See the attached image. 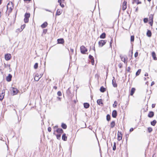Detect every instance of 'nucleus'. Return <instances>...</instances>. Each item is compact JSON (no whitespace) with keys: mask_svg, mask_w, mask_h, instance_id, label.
<instances>
[{"mask_svg":"<svg viewBox=\"0 0 157 157\" xmlns=\"http://www.w3.org/2000/svg\"><path fill=\"white\" fill-rule=\"evenodd\" d=\"M13 8V6L12 3L10 2L8 3L7 6V12L9 14L12 11Z\"/></svg>","mask_w":157,"mask_h":157,"instance_id":"1","label":"nucleus"},{"mask_svg":"<svg viewBox=\"0 0 157 157\" xmlns=\"http://www.w3.org/2000/svg\"><path fill=\"white\" fill-rule=\"evenodd\" d=\"M42 75L43 74L39 75L38 73L36 74L34 78V80L36 81H38L42 77Z\"/></svg>","mask_w":157,"mask_h":157,"instance_id":"2","label":"nucleus"},{"mask_svg":"<svg viewBox=\"0 0 157 157\" xmlns=\"http://www.w3.org/2000/svg\"><path fill=\"white\" fill-rule=\"evenodd\" d=\"M80 49L81 53L83 54H85L87 51L86 47L83 45L80 47Z\"/></svg>","mask_w":157,"mask_h":157,"instance_id":"3","label":"nucleus"},{"mask_svg":"<svg viewBox=\"0 0 157 157\" xmlns=\"http://www.w3.org/2000/svg\"><path fill=\"white\" fill-rule=\"evenodd\" d=\"M120 57L121 60L124 62L126 64L127 63V60L128 59V58L126 56H123L121 55L120 56Z\"/></svg>","mask_w":157,"mask_h":157,"instance_id":"4","label":"nucleus"},{"mask_svg":"<svg viewBox=\"0 0 157 157\" xmlns=\"http://www.w3.org/2000/svg\"><path fill=\"white\" fill-rule=\"evenodd\" d=\"M149 24L152 26L153 23V15L152 14L150 15L149 17Z\"/></svg>","mask_w":157,"mask_h":157,"instance_id":"5","label":"nucleus"},{"mask_svg":"<svg viewBox=\"0 0 157 157\" xmlns=\"http://www.w3.org/2000/svg\"><path fill=\"white\" fill-rule=\"evenodd\" d=\"M106 40H101L99 41L98 42L99 46L102 47L104 45L106 42Z\"/></svg>","mask_w":157,"mask_h":157,"instance_id":"6","label":"nucleus"},{"mask_svg":"<svg viewBox=\"0 0 157 157\" xmlns=\"http://www.w3.org/2000/svg\"><path fill=\"white\" fill-rule=\"evenodd\" d=\"M127 2L125 1H124L122 4V9L123 10H124L127 8Z\"/></svg>","mask_w":157,"mask_h":157,"instance_id":"7","label":"nucleus"},{"mask_svg":"<svg viewBox=\"0 0 157 157\" xmlns=\"http://www.w3.org/2000/svg\"><path fill=\"white\" fill-rule=\"evenodd\" d=\"M12 94L14 95L18 93V90L17 89L13 87L12 90Z\"/></svg>","mask_w":157,"mask_h":157,"instance_id":"8","label":"nucleus"},{"mask_svg":"<svg viewBox=\"0 0 157 157\" xmlns=\"http://www.w3.org/2000/svg\"><path fill=\"white\" fill-rule=\"evenodd\" d=\"M11 55L10 54H6L5 56V58L6 60H9L11 58Z\"/></svg>","mask_w":157,"mask_h":157,"instance_id":"9","label":"nucleus"},{"mask_svg":"<svg viewBox=\"0 0 157 157\" xmlns=\"http://www.w3.org/2000/svg\"><path fill=\"white\" fill-rule=\"evenodd\" d=\"M117 140L119 141L120 140H121L122 139V135L121 132H120L118 131L117 134Z\"/></svg>","mask_w":157,"mask_h":157,"instance_id":"10","label":"nucleus"},{"mask_svg":"<svg viewBox=\"0 0 157 157\" xmlns=\"http://www.w3.org/2000/svg\"><path fill=\"white\" fill-rule=\"evenodd\" d=\"M113 79L112 80V84L113 86L114 87H116L117 86V84L116 82V80L114 77H113Z\"/></svg>","mask_w":157,"mask_h":157,"instance_id":"11","label":"nucleus"},{"mask_svg":"<svg viewBox=\"0 0 157 157\" xmlns=\"http://www.w3.org/2000/svg\"><path fill=\"white\" fill-rule=\"evenodd\" d=\"M56 131L57 133L61 134L63 132V130L61 128H57V129L56 130Z\"/></svg>","mask_w":157,"mask_h":157,"instance_id":"12","label":"nucleus"},{"mask_svg":"<svg viewBox=\"0 0 157 157\" xmlns=\"http://www.w3.org/2000/svg\"><path fill=\"white\" fill-rule=\"evenodd\" d=\"M117 115V112L115 110L113 111L112 113V116L113 118H116Z\"/></svg>","mask_w":157,"mask_h":157,"instance_id":"13","label":"nucleus"},{"mask_svg":"<svg viewBox=\"0 0 157 157\" xmlns=\"http://www.w3.org/2000/svg\"><path fill=\"white\" fill-rule=\"evenodd\" d=\"M12 77V75L10 74H9L8 76L6 77V81L8 82H10L11 80Z\"/></svg>","mask_w":157,"mask_h":157,"instance_id":"14","label":"nucleus"},{"mask_svg":"<svg viewBox=\"0 0 157 157\" xmlns=\"http://www.w3.org/2000/svg\"><path fill=\"white\" fill-rule=\"evenodd\" d=\"M5 95V91H2L1 94H0V100H2L4 97Z\"/></svg>","mask_w":157,"mask_h":157,"instance_id":"15","label":"nucleus"},{"mask_svg":"<svg viewBox=\"0 0 157 157\" xmlns=\"http://www.w3.org/2000/svg\"><path fill=\"white\" fill-rule=\"evenodd\" d=\"M57 41L59 44H63L64 42V40L63 39H59L57 40Z\"/></svg>","mask_w":157,"mask_h":157,"instance_id":"16","label":"nucleus"},{"mask_svg":"<svg viewBox=\"0 0 157 157\" xmlns=\"http://www.w3.org/2000/svg\"><path fill=\"white\" fill-rule=\"evenodd\" d=\"M67 137L66 136V135L65 133H64L63 134L62 136V139L64 141H66L67 140Z\"/></svg>","mask_w":157,"mask_h":157,"instance_id":"17","label":"nucleus"},{"mask_svg":"<svg viewBox=\"0 0 157 157\" xmlns=\"http://www.w3.org/2000/svg\"><path fill=\"white\" fill-rule=\"evenodd\" d=\"M154 115V113L153 112H150L148 115V117L151 118L153 117Z\"/></svg>","mask_w":157,"mask_h":157,"instance_id":"18","label":"nucleus"},{"mask_svg":"<svg viewBox=\"0 0 157 157\" xmlns=\"http://www.w3.org/2000/svg\"><path fill=\"white\" fill-rule=\"evenodd\" d=\"M97 102L98 104L99 105H103V103L102 102L101 99H98L97 101Z\"/></svg>","mask_w":157,"mask_h":157,"instance_id":"19","label":"nucleus"},{"mask_svg":"<svg viewBox=\"0 0 157 157\" xmlns=\"http://www.w3.org/2000/svg\"><path fill=\"white\" fill-rule=\"evenodd\" d=\"M135 89L134 88H132L131 90L130 91V95H132L135 92Z\"/></svg>","mask_w":157,"mask_h":157,"instance_id":"20","label":"nucleus"},{"mask_svg":"<svg viewBox=\"0 0 157 157\" xmlns=\"http://www.w3.org/2000/svg\"><path fill=\"white\" fill-rule=\"evenodd\" d=\"M47 23L45 22L41 25V27L42 28H45L47 26Z\"/></svg>","mask_w":157,"mask_h":157,"instance_id":"21","label":"nucleus"},{"mask_svg":"<svg viewBox=\"0 0 157 157\" xmlns=\"http://www.w3.org/2000/svg\"><path fill=\"white\" fill-rule=\"evenodd\" d=\"M115 122L114 121H112L110 124V128H113L115 125Z\"/></svg>","mask_w":157,"mask_h":157,"instance_id":"22","label":"nucleus"},{"mask_svg":"<svg viewBox=\"0 0 157 157\" xmlns=\"http://www.w3.org/2000/svg\"><path fill=\"white\" fill-rule=\"evenodd\" d=\"M152 57H153V59L154 60H157V58L156 57L155 54L154 52H152Z\"/></svg>","mask_w":157,"mask_h":157,"instance_id":"23","label":"nucleus"},{"mask_svg":"<svg viewBox=\"0 0 157 157\" xmlns=\"http://www.w3.org/2000/svg\"><path fill=\"white\" fill-rule=\"evenodd\" d=\"M147 36L148 37H151V31L148 30L147 31Z\"/></svg>","mask_w":157,"mask_h":157,"instance_id":"24","label":"nucleus"},{"mask_svg":"<svg viewBox=\"0 0 157 157\" xmlns=\"http://www.w3.org/2000/svg\"><path fill=\"white\" fill-rule=\"evenodd\" d=\"M100 90L101 92H104L105 91V88L102 86L101 87Z\"/></svg>","mask_w":157,"mask_h":157,"instance_id":"25","label":"nucleus"},{"mask_svg":"<svg viewBox=\"0 0 157 157\" xmlns=\"http://www.w3.org/2000/svg\"><path fill=\"white\" fill-rule=\"evenodd\" d=\"M90 105L88 103H84V108H88Z\"/></svg>","mask_w":157,"mask_h":157,"instance_id":"26","label":"nucleus"},{"mask_svg":"<svg viewBox=\"0 0 157 157\" xmlns=\"http://www.w3.org/2000/svg\"><path fill=\"white\" fill-rule=\"evenodd\" d=\"M106 34L105 33H102L100 36V37L101 38H104L105 37Z\"/></svg>","mask_w":157,"mask_h":157,"instance_id":"27","label":"nucleus"},{"mask_svg":"<svg viewBox=\"0 0 157 157\" xmlns=\"http://www.w3.org/2000/svg\"><path fill=\"white\" fill-rule=\"evenodd\" d=\"M156 122H157L156 120H154L153 121L151 122V124L152 125L154 126L156 123Z\"/></svg>","mask_w":157,"mask_h":157,"instance_id":"28","label":"nucleus"},{"mask_svg":"<svg viewBox=\"0 0 157 157\" xmlns=\"http://www.w3.org/2000/svg\"><path fill=\"white\" fill-rule=\"evenodd\" d=\"M30 17V14L29 13H26L25 15V18H29Z\"/></svg>","mask_w":157,"mask_h":157,"instance_id":"29","label":"nucleus"},{"mask_svg":"<svg viewBox=\"0 0 157 157\" xmlns=\"http://www.w3.org/2000/svg\"><path fill=\"white\" fill-rule=\"evenodd\" d=\"M61 127L64 129H66L67 128V125L64 123H62V124Z\"/></svg>","mask_w":157,"mask_h":157,"instance_id":"30","label":"nucleus"},{"mask_svg":"<svg viewBox=\"0 0 157 157\" xmlns=\"http://www.w3.org/2000/svg\"><path fill=\"white\" fill-rule=\"evenodd\" d=\"M141 71V69H139L136 73V76L139 75H140V74Z\"/></svg>","mask_w":157,"mask_h":157,"instance_id":"31","label":"nucleus"},{"mask_svg":"<svg viewBox=\"0 0 157 157\" xmlns=\"http://www.w3.org/2000/svg\"><path fill=\"white\" fill-rule=\"evenodd\" d=\"M61 14V11L60 10H58L56 13V15H59Z\"/></svg>","mask_w":157,"mask_h":157,"instance_id":"32","label":"nucleus"},{"mask_svg":"<svg viewBox=\"0 0 157 157\" xmlns=\"http://www.w3.org/2000/svg\"><path fill=\"white\" fill-rule=\"evenodd\" d=\"M131 42H133L134 40V36H131Z\"/></svg>","mask_w":157,"mask_h":157,"instance_id":"33","label":"nucleus"},{"mask_svg":"<svg viewBox=\"0 0 157 157\" xmlns=\"http://www.w3.org/2000/svg\"><path fill=\"white\" fill-rule=\"evenodd\" d=\"M110 116L108 114L106 116V120L107 121H109L110 119Z\"/></svg>","mask_w":157,"mask_h":157,"instance_id":"34","label":"nucleus"},{"mask_svg":"<svg viewBox=\"0 0 157 157\" xmlns=\"http://www.w3.org/2000/svg\"><path fill=\"white\" fill-rule=\"evenodd\" d=\"M38 64L37 63H36L34 66V68L35 69H36L38 68Z\"/></svg>","mask_w":157,"mask_h":157,"instance_id":"35","label":"nucleus"},{"mask_svg":"<svg viewBox=\"0 0 157 157\" xmlns=\"http://www.w3.org/2000/svg\"><path fill=\"white\" fill-rule=\"evenodd\" d=\"M147 130L149 132H151L152 131V129L151 127H149L147 128Z\"/></svg>","mask_w":157,"mask_h":157,"instance_id":"36","label":"nucleus"},{"mask_svg":"<svg viewBox=\"0 0 157 157\" xmlns=\"http://www.w3.org/2000/svg\"><path fill=\"white\" fill-rule=\"evenodd\" d=\"M116 149V143L114 142V145L113 147V151L115 150Z\"/></svg>","mask_w":157,"mask_h":157,"instance_id":"37","label":"nucleus"},{"mask_svg":"<svg viewBox=\"0 0 157 157\" xmlns=\"http://www.w3.org/2000/svg\"><path fill=\"white\" fill-rule=\"evenodd\" d=\"M56 136L58 140H59L61 138V134H59L58 135H56Z\"/></svg>","mask_w":157,"mask_h":157,"instance_id":"38","label":"nucleus"},{"mask_svg":"<svg viewBox=\"0 0 157 157\" xmlns=\"http://www.w3.org/2000/svg\"><path fill=\"white\" fill-rule=\"evenodd\" d=\"M148 21V19L147 18H145L144 19V21L145 23L147 22Z\"/></svg>","mask_w":157,"mask_h":157,"instance_id":"39","label":"nucleus"},{"mask_svg":"<svg viewBox=\"0 0 157 157\" xmlns=\"http://www.w3.org/2000/svg\"><path fill=\"white\" fill-rule=\"evenodd\" d=\"M117 105V102L116 101H115L114 102V104H113V107H116Z\"/></svg>","mask_w":157,"mask_h":157,"instance_id":"40","label":"nucleus"},{"mask_svg":"<svg viewBox=\"0 0 157 157\" xmlns=\"http://www.w3.org/2000/svg\"><path fill=\"white\" fill-rule=\"evenodd\" d=\"M24 21L25 23H27L29 21V19L28 18H25L24 19Z\"/></svg>","mask_w":157,"mask_h":157,"instance_id":"41","label":"nucleus"},{"mask_svg":"<svg viewBox=\"0 0 157 157\" xmlns=\"http://www.w3.org/2000/svg\"><path fill=\"white\" fill-rule=\"evenodd\" d=\"M57 95L59 96H61L62 95L61 92L60 91H58L57 92Z\"/></svg>","mask_w":157,"mask_h":157,"instance_id":"42","label":"nucleus"},{"mask_svg":"<svg viewBox=\"0 0 157 157\" xmlns=\"http://www.w3.org/2000/svg\"><path fill=\"white\" fill-rule=\"evenodd\" d=\"M25 24H24V25H21V31H22L23 30V29L25 28Z\"/></svg>","mask_w":157,"mask_h":157,"instance_id":"43","label":"nucleus"},{"mask_svg":"<svg viewBox=\"0 0 157 157\" xmlns=\"http://www.w3.org/2000/svg\"><path fill=\"white\" fill-rule=\"evenodd\" d=\"M89 59H90L91 60L94 59V58L93 57V56L90 55H89Z\"/></svg>","mask_w":157,"mask_h":157,"instance_id":"44","label":"nucleus"},{"mask_svg":"<svg viewBox=\"0 0 157 157\" xmlns=\"http://www.w3.org/2000/svg\"><path fill=\"white\" fill-rule=\"evenodd\" d=\"M113 39L112 38H111V41L110 43V47H111V48H112V43L113 42Z\"/></svg>","mask_w":157,"mask_h":157,"instance_id":"45","label":"nucleus"},{"mask_svg":"<svg viewBox=\"0 0 157 157\" xmlns=\"http://www.w3.org/2000/svg\"><path fill=\"white\" fill-rule=\"evenodd\" d=\"M138 52H136L134 55L135 57H136L138 56Z\"/></svg>","mask_w":157,"mask_h":157,"instance_id":"46","label":"nucleus"},{"mask_svg":"<svg viewBox=\"0 0 157 157\" xmlns=\"http://www.w3.org/2000/svg\"><path fill=\"white\" fill-rule=\"evenodd\" d=\"M51 130H52V129L50 127H49L48 128V132H51Z\"/></svg>","mask_w":157,"mask_h":157,"instance_id":"47","label":"nucleus"},{"mask_svg":"<svg viewBox=\"0 0 157 157\" xmlns=\"http://www.w3.org/2000/svg\"><path fill=\"white\" fill-rule=\"evenodd\" d=\"M131 69H130V67H128L127 68V72H130V70Z\"/></svg>","mask_w":157,"mask_h":157,"instance_id":"48","label":"nucleus"},{"mask_svg":"<svg viewBox=\"0 0 157 157\" xmlns=\"http://www.w3.org/2000/svg\"><path fill=\"white\" fill-rule=\"evenodd\" d=\"M64 0H58V2L59 3V4H61L62 1H64Z\"/></svg>","mask_w":157,"mask_h":157,"instance_id":"49","label":"nucleus"},{"mask_svg":"<svg viewBox=\"0 0 157 157\" xmlns=\"http://www.w3.org/2000/svg\"><path fill=\"white\" fill-rule=\"evenodd\" d=\"M91 64L92 65H94V59H93V60H91Z\"/></svg>","mask_w":157,"mask_h":157,"instance_id":"50","label":"nucleus"},{"mask_svg":"<svg viewBox=\"0 0 157 157\" xmlns=\"http://www.w3.org/2000/svg\"><path fill=\"white\" fill-rule=\"evenodd\" d=\"M70 51H71V52L72 54H73V52H74V50H73V49H72V48H71Z\"/></svg>","mask_w":157,"mask_h":157,"instance_id":"51","label":"nucleus"},{"mask_svg":"<svg viewBox=\"0 0 157 157\" xmlns=\"http://www.w3.org/2000/svg\"><path fill=\"white\" fill-rule=\"evenodd\" d=\"M133 130V128H132L130 129V132H131Z\"/></svg>","mask_w":157,"mask_h":157,"instance_id":"52","label":"nucleus"},{"mask_svg":"<svg viewBox=\"0 0 157 157\" xmlns=\"http://www.w3.org/2000/svg\"><path fill=\"white\" fill-rule=\"evenodd\" d=\"M133 1L132 2V4H134L135 2H136V0H133Z\"/></svg>","mask_w":157,"mask_h":157,"instance_id":"53","label":"nucleus"},{"mask_svg":"<svg viewBox=\"0 0 157 157\" xmlns=\"http://www.w3.org/2000/svg\"><path fill=\"white\" fill-rule=\"evenodd\" d=\"M59 5L62 7H64V5L63 4H62V3H61V4H59Z\"/></svg>","mask_w":157,"mask_h":157,"instance_id":"54","label":"nucleus"},{"mask_svg":"<svg viewBox=\"0 0 157 157\" xmlns=\"http://www.w3.org/2000/svg\"><path fill=\"white\" fill-rule=\"evenodd\" d=\"M155 84V82L153 81L151 83V86H152L153 85H154Z\"/></svg>","mask_w":157,"mask_h":157,"instance_id":"55","label":"nucleus"},{"mask_svg":"<svg viewBox=\"0 0 157 157\" xmlns=\"http://www.w3.org/2000/svg\"><path fill=\"white\" fill-rule=\"evenodd\" d=\"M155 106V104H152V108H154Z\"/></svg>","mask_w":157,"mask_h":157,"instance_id":"56","label":"nucleus"},{"mask_svg":"<svg viewBox=\"0 0 157 157\" xmlns=\"http://www.w3.org/2000/svg\"><path fill=\"white\" fill-rule=\"evenodd\" d=\"M53 88L55 90H56L57 89V86H53Z\"/></svg>","mask_w":157,"mask_h":157,"instance_id":"57","label":"nucleus"},{"mask_svg":"<svg viewBox=\"0 0 157 157\" xmlns=\"http://www.w3.org/2000/svg\"><path fill=\"white\" fill-rule=\"evenodd\" d=\"M58 126L57 125H56L53 127V128L54 129H55L56 128H58Z\"/></svg>","mask_w":157,"mask_h":157,"instance_id":"58","label":"nucleus"},{"mask_svg":"<svg viewBox=\"0 0 157 157\" xmlns=\"http://www.w3.org/2000/svg\"><path fill=\"white\" fill-rule=\"evenodd\" d=\"M144 75L145 76H147L148 75V74L147 73H145V75Z\"/></svg>","mask_w":157,"mask_h":157,"instance_id":"59","label":"nucleus"},{"mask_svg":"<svg viewBox=\"0 0 157 157\" xmlns=\"http://www.w3.org/2000/svg\"><path fill=\"white\" fill-rule=\"evenodd\" d=\"M45 10H46V11H48V12H51V10H48V9H45Z\"/></svg>","mask_w":157,"mask_h":157,"instance_id":"60","label":"nucleus"},{"mask_svg":"<svg viewBox=\"0 0 157 157\" xmlns=\"http://www.w3.org/2000/svg\"><path fill=\"white\" fill-rule=\"evenodd\" d=\"M141 2H138L137 3V4H141Z\"/></svg>","mask_w":157,"mask_h":157,"instance_id":"61","label":"nucleus"},{"mask_svg":"<svg viewBox=\"0 0 157 157\" xmlns=\"http://www.w3.org/2000/svg\"><path fill=\"white\" fill-rule=\"evenodd\" d=\"M138 7H137V8H136V12H137L138 11Z\"/></svg>","mask_w":157,"mask_h":157,"instance_id":"62","label":"nucleus"},{"mask_svg":"<svg viewBox=\"0 0 157 157\" xmlns=\"http://www.w3.org/2000/svg\"><path fill=\"white\" fill-rule=\"evenodd\" d=\"M57 98L59 100H60V98H59V97H57Z\"/></svg>","mask_w":157,"mask_h":157,"instance_id":"63","label":"nucleus"},{"mask_svg":"<svg viewBox=\"0 0 157 157\" xmlns=\"http://www.w3.org/2000/svg\"><path fill=\"white\" fill-rule=\"evenodd\" d=\"M2 0H0V5L2 3Z\"/></svg>","mask_w":157,"mask_h":157,"instance_id":"64","label":"nucleus"}]
</instances>
